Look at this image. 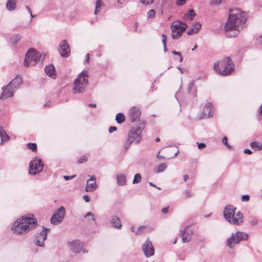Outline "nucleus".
Returning <instances> with one entry per match:
<instances>
[{
    "label": "nucleus",
    "instance_id": "nucleus-1",
    "mask_svg": "<svg viewBox=\"0 0 262 262\" xmlns=\"http://www.w3.org/2000/svg\"><path fill=\"white\" fill-rule=\"evenodd\" d=\"M247 18L246 13L240 9L235 8L230 9L228 21L224 27L225 30L226 32L233 30L238 31L243 28Z\"/></svg>",
    "mask_w": 262,
    "mask_h": 262
},
{
    "label": "nucleus",
    "instance_id": "nucleus-2",
    "mask_svg": "<svg viewBox=\"0 0 262 262\" xmlns=\"http://www.w3.org/2000/svg\"><path fill=\"white\" fill-rule=\"evenodd\" d=\"M36 225V219L33 217V215L31 217L29 214L16 221L12 227V230L16 234H24L35 228Z\"/></svg>",
    "mask_w": 262,
    "mask_h": 262
},
{
    "label": "nucleus",
    "instance_id": "nucleus-3",
    "mask_svg": "<svg viewBox=\"0 0 262 262\" xmlns=\"http://www.w3.org/2000/svg\"><path fill=\"white\" fill-rule=\"evenodd\" d=\"M236 211V207L227 205L224 208L223 215L226 220L231 224L239 225L243 222V214L240 211Z\"/></svg>",
    "mask_w": 262,
    "mask_h": 262
},
{
    "label": "nucleus",
    "instance_id": "nucleus-4",
    "mask_svg": "<svg viewBox=\"0 0 262 262\" xmlns=\"http://www.w3.org/2000/svg\"><path fill=\"white\" fill-rule=\"evenodd\" d=\"M214 70L223 76H228L234 70V64L230 57H227L214 64Z\"/></svg>",
    "mask_w": 262,
    "mask_h": 262
},
{
    "label": "nucleus",
    "instance_id": "nucleus-5",
    "mask_svg": "<svg viewBox=\"0 0 262 262\" xmlns=\"http://www.w3.org/2000/svg\"><path fill=\"white\" fill-rule=\"evenodd\" d=\"M89 72L86 70L82 71L74 80L73 91L74 93H82L89 82Z\"/></svg>",
    "mask_w": 262,
    "mask_h": 262
},
{
    "label": "nucleus",
    "instance_id": "nucleus-6",
    "mask_svg": "<svg viewBox=\"0 0 262 262\" xmlns=\"http://www.w3.org/2000/svg\"><path fill=\"white\" fill-rule=\"evenodd\" d=\"M144 128L143 125L133 127L128 133V137L124 145L125 150L128 148L130 144L134 142L138 143L142 139V132Z\"/></svg>",
    "mask_w": 262,
    "mask_h": 262
},
{
    "label": "nucleus",
    "instance_id": "nucleus-7",
    "mask_svg": "<svg viewBox=\"0 0 262 262\" xmlns=\"http://www.w3.org/2000/svg\"><path fill=\"white\" fill-rule=\"evenodd\" d=\"M44 56L42 57L39 52L34 49H30L27 53L24 60V66L26 67L35 65L38 61H42Z\"/></svg>",
    "mask_w": 262,
    "mask_h": 262
},
{
    "label": "nucleus",
    "instance_id": "nucleus-8",
    "mask_svg": "<svg viewBox=\"0 0 262 262\" xmlns=\"http://www.w3.org/2000/svg\"><path fill=\"white\" fill-rule=\"evenodd\" d=\"M248 237L249 235L244 232L237 231L235 233H232L227 239V246L232 249L235 245L238 244L241 241L247 240Z\"/></svg>",
    "mask_w": 262,
    "mask_h": 262
},
{
    "label": "nucleus",
    "instance_id": "nucleus-9",
    "mask_svg": "<svg viewBox=\"0 0 262 262\" xmlns=\"http://www.w3.org/2000/svg\"><path fill=\"white\" fill-rule=\"evenodd\" d=\"M248 237L249 235L244 232L237 231L235 233H232L227 239V246L232 249L235 245L238 244L241 241L247 240Z\"/></svg>",
    "mask_w": 262,
    "mask_h": 262
},
{
    "label": "nucleus",
    "instance_id": "nucleus-10",
    "mask_svg": "<svg viewBox=\"0 0 262 262\" xmlns=\"http://www.w3.org/2000/svg\"><path fill=\"white\" fill-rule=\"evenodd\" d=\"M187 28V25L184 22L176 21L172 23L171 26L172 38L174 39L179 38L186 30Z\"/></svg>",
    "mask_w": 262,
    "mask_h": 262
},
{
    "label": "nucleus",
    "instance_id": "nucleus-11",
    "mask_svg": "<svg viewBox=\"0 0 262 262\" xmlns=\"http://www.w3.org/2000/svg\"><path fill=\"white\" fill-rule=\"evenodd\" d=\"M43 164L40 159L37 158L33 159L30 163L29 173L30 174L35 175L42 171Z\"/></svg>",
    "mask_w": 262,
    "mask_h": 262
},
{
    "label": "nucleus",
    "instance_id": "nucleus-12",
    "mask_svg": "<svg viewBox=\"0 0 262 262\" xmlns=\"http://www.w3.org/2000/svg\"><path fill=\"white\" fill-rule=\"evenodd\" d=\"M66 209L63 206L60 207L52 215L51 219V222L54 225H57L60 223L65 215Z\"/></svg>",
    "mask_w": 262,
    "mask_h": 262
},
{
    "label": "nucleus",
    "instance_id": "nucleus-13",
    "mask_svg": "<svg viewBox=\"0 0 262 262\" xmlns=\"http://www.w3.org/2000/svg\"><path fill=\"white\" fill-rule=\"evenodd\" d=\"M50 229L43 227V230L36 236L35 244L40 247L44 246V241L47 239L48 232Z\"/></svg>",
    "mask_w": 262,
    "mask_h": 262
},
{
    "label": "nucleus",
    "instance_id": "nucleus-14",
    "mask_svg": "<svg viewBox=\"0 0 262 262\" xmlns=\"http://www.w3.org/2000/svg\"><path fill=\"white\" fill-rule=\"evenodd\" d=\"M58 51L62 57H67L70 55V49L67 40H63L60 43Z\"/></svg>",
    "mask_w": 262,
    "mask_h": 262
},
{
    "label": "nucleus",
    "instance_id": "nucleus-15",
    "mask_svg": "<svg viewBox=\"0 0 262 262\" xmlns=\"http://www.w3.org/2000/svg\"><path fill=\"white\" fill-rule=\"evenodd\" d=\"M142 250L145 255L147 257H150L154 255L155 250L151 242L148 239L142 246Z\"/></svg>",
    "mask_w": 262,
    "mask_h": 262
},
{
    "label": "nucleus",
    "instance_id": "nucleus-16",
    "mask_svg": "<svg viewBox=\"0 0 262 262\" xmlns=\"http://www.w3.org/2000/svg\"><path fill=\"white\" fill-rule=\"evenodd\" d=\"M213 115V107L211 103L207 102L203 108L201 119L208 118L212 117Z\"/></svg>",
    "mask_w": 262,
    "mask_h": 262
},
{
    "label": "nucleus",
    "instance_id": "nucleus-17",
    "mask_svg": "<svg viewBox=\"0 0 262 262\" xmlns=\"http://www.w3.org/2000/svg\"><path fill=\"white\" fill-rule=\"evenodd\" d=\"M13 88L11 87L8 84L6 86L2 87L3 92L1 96V99L5 100L8 98L12 97L14 93L16 92L13 90Z\"/></svg>",
    "mask_w": 262,
    "mask_h": 262
},
{
    "label": "nucleus",
    "instance_id": "nucleus-18",
    "mask_svg": "<svg viewBox=\"0 0 262 262\" xmlns=\"http://www.w3.org/2000/svg\"><path fill=\"white\" fill-rule=\"evenodd\" d=\"M98 187V185L96 182V178L93 176H90V178L87 181L85 190L87 192H93Z\"/></svg>",
    "mask_w": 262,
    "mask_h": 262
},
{
    "label": "nucleus",
    "instance_id": "nucleus-19",
    "mask_svg": "<svg viewBox=\"0 0 262 262\" xmlns=\"http://www.w3.org/2000/svg\"><path fill=\"white\" fill-rule=\"evenodd\" d=\"M69 246L71 251L75 253H79L82 249L83 244L78 240H74L69 243Z\"/></svg>",
    "mask_w": 262,
    "mask_h": 262
},
{
    "label": "nucleus",
    "instance_id": "nucleus-20",
    "mask_svg": "<svg viewBox=\"0 0 262 262\" xmlns=\"http://www.w3.org/2000/svg\"><path fill=\"white\" fill-rule=\"evenodd\" d=\"M141 112L137 107L134 106L130 109L129 116L132 122L137 121L140 116Z\"/></svg>",
    "mask_w": 262,
    "mask_h": 262
},
{
    "label": "nucleus",
    "instance_id": "nucleus-21",
    "mask_svg": "<svg viewBox=\"0 0 262 262\" xmlns=\"http://www.w3.org/2000/svg\"><path fill=\"white\" fill-rule=\"evenodd\" d=\"M22 83L23 80L21 77L19 75H17L8 83V84L11 87L13 88V90L16 91Z\"/></svg>",
    "mask_w": 262,
    "mask_h": 262
},
{
    "label": "nucleus",
    "instance_id": "nucleus-22",
    "mask_svg": "<svg viewBox=\"0 0 262 262\" xmlns=\"http://www.w3.org/2000/svg\"><path fill=\"white\" fill-rule=\"evenodd\" d=\"M45 72L46 74L51 78L55 79L56 77V74L55 68L53 64H49L45 68Z\"/></svg>",
    "mask_w": 262,
    "mask_h": 262
},
{
    "label": "nucleus",
    "instance_id": "nucleus-23",
    "mask_svg": "<svg viewBox=\"0 0 262 262\" xmlns=\"http://www.w3.org/2000/svg\"><path fill=\"white\" fill-rule=\"evenodd\" d=\"M181 237L183 243H188L190 241L191 235L188 231V227L185 228L182 232Z\"/></svg>",
    "mask_w": 262,
    "mask_h": 262
},
{
    "label": "nucleus",
    "instance_id": "nucleus-24",
    "mask_svg": "<svg viewBox=\"0 0 262 262\" xmlns=\"http://www.w3.org/2000/svg\"><path fill=\"white\" fill-rule=\"evenodd\" d=\"M0 138L1 139L0 145H2L4 142H8L10 139V136L7 134L2 126H0Z\"/></svg>",
    "mask_w": 262,
    "mask_h": 262
},
{
    "label": "nucleus",
    "instance_id": "nucleus-25",
    "mask_svg": "<svg viewBox=\"0 0 262 262\" xmlns=\"http://www.w3.org/2000/svg\"><path fill=\"white\" fill-rule=\"evenodd\" d=\"M111 222L113 226L115 228L120 229L122 227V224L119 218L116 215L112 216Z\"/></svg>",
    "mask_w": 262,
    "mask_h": 262
},
{
    "label": "nucleus",
    "instance_id": "nucleus-26",
    "mask_svg": "<svg viewBox=\"0 0 262 262\" xmlns=\"http://www.w3.org/2000/svg\"><path fill=\"white\" fill-rule=\"evenodd\" d=\"M201 25L200 23L198 22L195 23L193 26V27L187 32V34L191 35L197 33L201 29Z\"/></svg>",
    "mask_w": 262,
    "mask_h": 262
},
{
    "label": "nucleus",
    "instance_id": "nucleus-27",
    "mask_svg": "<svg viewBox=\"0 0 262 262\" xmlns=\"http://www.w3.org/2000/svg\"><path fill=\"white\" fill-rule=\"evenodd\" d=\"M116 179L117 184L119 185L124 186L126 184V178L124 174H118L117 175Z\"/></svg>",
    "mask_w": 262,
    "mask_h": 262
},
{
    "label": "nucleus",
    "instance_id": "nucleus-28",
    "mask_svg": "<svg viewBox=\"0 0 262 262\" xmlns=\"http://www.w3.org/2000/svg\"><path fill=\"white\" fill-rule=\"evenodd\" d=\"M16 7L15 0H8L6 3V8L10 11L13 10Z\"/></svg>",
    "mask_w": 262,
    "mask_h": 262
},
{
    "label": "nucleus",
    "instance_id": "nucleus-29",
    "mask_svg": "<svg viewBox=\"0 0 262 262\" xmlns=\"http://www.w3.org/2000/svg\"><path fill=\"white\" fill-rule=\"evenodd\" d=\"M125 118L123 114L119 113H118L115 117V120L119 123H122L125 121Z\"/></svg>",
    "mask_w": 262,
    "mask_h": 262
},
{
    "label": "nucleus",
    "instance_id": "nucleus-30",
    "mask_svg": "<svg viewBox=\"0 0 262 262\" xmlns=\"http://www.w3.org/2000/svg\"><path fill=\"white\" fill-rule=\"evenodd\" d=\"M21 39V35L17 34L12 35L10 38V41L12 43H16Z\"/></svg>",
    "mask_w": 262,
    "mask_h": 262
},
{
    "label": "nucleus",
    "instance_id": "nucleus-31",
    "mask_svg": "<svg viewBox=\"0 0 262 262\" xmlns=\"http://www.w3.org/2000/svg\"><path fill=\"white\" fill-rule=\"evenodd\" d=\"M196 90V88L194 85V81L192 80L190 82L189 85L187 88V92L188 93H191L192 92H195Z\"/></svg>",
    "mask_w": 262,
    "mask_h": 262
},
{
    "label": "nucleus",
    "instance_id": "nucleus-32",
    "mask_svg": "<svg viewBox=\"0 0 262 262\" xmlns=\"http://www.w3.org/2000/svg\"><path fill=\"white\" fill-rule=\"evenodd\" d=\"M250 146L252 148H255L258 150H260L262 149V144L258 142H252L250 143Z\"/></svg>",
    "mask_w": 262,
    "mask_h": 262
},
{
    "label": "nucleus",
    "instance_id": "nucleus-33",
    "mask_svg": "<svg viewBox=\"0 0 262 262\" xmlns=\"http://www.w3.org/2000/svg\"><path fill=\"white\" fill-rule=\"evenodd\" d=\"M167 168V165L165 163L160 164L156 168V172L160 173L163 172Z\"/></svg>",
    "mask_w": 262,
    "mask_h": 262
},
{
    "label": "nucleus",
    "instance_id": "nucleus-34",
    "mask_svg": "<svg viewBox=\"0 0 262 262\" xmlns=\"http://www.w3.org/2000/svg\"><path fill=\"white\" fill-rule=\"evenodd\" d=\"M196 15L195 11L193 9H190L189 10L188 13L185 14L186 17L188 19L192 20L193 19L194 16Z\"/></svg>",
    "mask_w": 262,
    "mask_h": 262
},
{
    "label": "nucleus",
    "instance_id": "nucleus-35",
    "mask_svg": "<svg viewBox=\"0 0 262 262\" xmlns=\"http://www.w3.org/2000/svg\"><path fill=\"white\" fill-rule=\"evenodd\" d=\"M102 4L103 2L101 0H97L96 2V8L94 12L95 14H97L98 12L100 11V7Z\"/></svg>",
    "mask_w": 262,
    "mask_h": 262
},
{
    "label": "nucleus",
    "instance_id": "nucleus-36",
    "mask_svg": "<svg viewBox=\"0 0 262 262\" xmlns=\"http://www.w3.org/2000/svg\"><path fill=\"white\" fill-rule=\"evenodd\" d=\"M142 177L140 173H136L134 176V178L133 181V184H137L141 182Z\"/></svg>",
    "mask_w": 262,
    "mask_h": 262
},
{
    "label": "nucleus",
    "instance_id": "nucleus-37",
    "mask_svg": "<svg viewBox=\"0 0 262 262\" xmlns=\"http://www.w3.org/2000/svg\"><path fill=\"white\" fill-rule=\"evenodd\" d=\"M27 147L28 149H31L33 151L37 150V145L34 143H29L27 144Z\"/></svg>",
    "mask_w": 262,
    "mask_h": 262
},
{
    "label": "nucleus",
    "instance_id": "nucleus-38",
    "mask_svg": "<svg viewBox=\"0 0 262 262\" xmlns=\"http://www.w3.org/2000/svg\"><path fill=\"white\" fill-rule=\"evenodd\" d=\"M147 229L145 226H141L139 227L137 231L136 232V234H141L145 232V230Z\"/></svg>",
    "mask_w": 262,
    "mask_h": 262
},
{
    "label": "nucleus",
    "instance_id": "nucleus-39",
    "mask_svg": "<svg viewBox=\"0 0 262 262\" xmlns=\"http://www.w3.org/2000/svg\"><path fill=\"white\" fill-rule=\"evenodd\" d=\"M228 140L226 137H224L222 140V143L225 145L228 148L231 149L233 148L232 146H230L228 143Z\"/></svg>",
    "mask_w": 262,
    "mask_h": 262
},
{
    "label": "nucleus",
    "instance_id": "nucleus-40",
    "mask_svg": "<svg viewBox=\"0 0 262 262\" xmlns=\"http://www.w3.org/2000/svg\"><path fill=\"white\" fill-rule=\"evenodd\" d=\"M223 1V0H211L210 5L213 6H218L222 4Z\"/></svg>",
    "mask_w": 262,
    "mask_h": 262
},
{
    "label": "nucleus",
    "instance_id": "nucleus-41",
    "mask_svg": "<svg viewBox=\"0 0 262 262\" xmlns=\"http://www.w3.org/2000/svg\"><path fill=\"white\" fill-rule=\"evenodd\" d=\"M155 15V11L154 9H150L147 12L148 18H152Z\"/></svg>",
    "mask_w": 262,
    "mask_h": 262
},
{
    "label": "nucleus",
    "instance_id": "nucleus-42",
    "mask_svg": "<svg viewBox=\"0 0 262 262\" xmlns=\"http://www.w3.org/2000/svg\"><path fill=\"white\" fill-rule=\"evenodd\" d=\"M249 223H250L251 225L254 226V225H257L258 224V220L255 217H252L250 219V220L249 221Z\"/></svg>",
    "mask_w": 262,
    "mask_h": 262
},
{
    "label": "nucleus",
    "instance_id": "nucleus-43",
    "mask_svg": "<svg viewBox=\"0 0 262 262\" xmlns=\"http://www.w3.org/2000/svg\"><path fill=\"white\" fill-rule=\"evenodd\" d=\"M155 0H141L140 2L145 5L151 4L154 3Z\"/></svg>",
    "mask_w": 262,
    "mask_h": 262
},
{
    "label": "nucleus",
    "instance_id": "nucleus-44",
    "mask_svg": "<svg viewBox=\"0 0 262 262\" xmlns=\"http://www.w3.org/2000/svg\"><path fill=\"white\" fill-rule=\"evenodd\" d=\"M88 216H92V220L95 222V224H96L95 219L94 216V214L91 212H88L85 215L84 217H86Z\"/></svg>",
    "mask_w": 262,
    "mask_h": 262
},
{
    "label": "nucleus",
    "instance_id": "nucleus-45",
    "mask_svg": "<svg viewBox=\"0 0 262 262\" xmlns=\"http://www.w3.org/2000/svg\"><path fill=\"white\" fill-rule=\"evenodd\" d=\"M88 160V158L86 156H84L81 157L79 160H78V163H82Z\"/></svg>",
    "mask_w": 262,
    "mask_h": 262
},
{
    "label": "nucleus",
    "instance_id": "nucleus-46",
    "mask_svg": "<svg viewBox=\"0 0 262 262\" xmlns=\"http://www.w3.org/2000/svg\"><path fill=\"white\" fill-rule=\"evenodd\" d=\"M187 0H177L176 2V4L178 6H182L185 3V2Z\"/></svg>",
    "mask_w": 262,
    "mask_h": 262
},
{
    "label": "nucleus",
    "instance_id": "nucleus-47",
    "mask_svg": "<svg viewBox=\"0 0 262 262\" xmlns=\"http://www.w3.org/2000/svg\"><path fill=\"white\" fill-rule=\"evenodd\" d=\"M75 177H76V175H73L71 176H63V178L65 180L68 181V180H69L74 178Z\"/></svg>",
    "mask_w": 262,
    "mask_h": 262
},
{
    "label": "nucleus",
    "instance_id": "nucleus-48",
    "mask_svg": "<svg viewBox=\"0 0 262 262\" xmlns=\"http://www.w3.org/2000/svg\"><path fill=\"white\" fill-rule=\"evenodd\" d=\"M243 201L247 202L249 200V196L248 194L243 195L242 197Z\"/></svg>",
    "mask_w": 262,
    "mask_h": 262
},
{
    "label": "nucleus",
    "instance_id": "nucleus-49",
    "mask_svg": "<svg viewBox=\"0 0 262 262\" xmlns=\"http://www.w3.org/2000/svg\"><path fill=\"white\" fill-rule=\"evenodd\" d=\"M198 144V147L199 149H203L206 147V144L204 143H197Z\"/></svg>",
    "mask_w": 262,
    "mask_h": 262
},
{
    "label": "nucleus",
    "instance_id": "nucleus-50",
    "mask_svg": "<svg viewBox=\"0 0 262 262\" xmlns=\"http://www.w3.org/2000/svg\"><path fill=\"white\" fill-rule=\"evenodd\" d=\"M117 129V127L114 126H112L110 127L108 131L110 133H112L114 132V131H116Z\"/></svg>",
    "mask_w": 262,
    "mask_h": 262
},
{
    "label": "nucleus",
    "instance_id": "nucleus-51",
    "mask_svg": "<svg viewBox=\"0 0 262 262\" xmlns=\"http://www.w3.org/2000/svg\"><path fill=\"white\" fill-rule=\"evenodd\" d=\"M184 193L187 198H190L191 196V194H190L189 191L188 190H185L184 191Z\"/></svg>",
    "mask_w": 262,
    "mask_h": 262
},
{
    "label": "nucleus",
    "instance_id": "nucleus-52",
    "mask_svg": "<svg viewBox=\"0 0 262 262\" xmlns=\"http://www.w3.org/2000/svg\"><path fill=\"white\" fill-rule=\"evenodd\" d=\"M162 43H163V44L166 43V42H167V41H166V38H167L166 35H165L164 34H162Z\"/></svg>",
    "mask_w": 262,
    "mask_h": 262
},
{
    "label": "nucleus",
    "instance_id": "nucleus-53",
    "mask_svg": "<svg viewBox=\"0 0 262 262\" xmlns=\"http://www.w3.org/2000/svg\"><path fill=\"white\" fill-rule=\"evenodd\" d=\"M168 211H169V207H166L163 208L162 209V212L163 213H168Z\"/></svg>",
    "mask_w": 262,
    "mask_h": 262
},
{
    "label": "nucleus",
    "instance_id": "nucleus-54",
    "mask_svg": "<svg viewBox=\"0 0 262 262\" xmlns=\"http://www.w3.org/2000/svg\"><path fill=\"white\" fill-rule=\"evenodd\" d=\"M83 198L86 202H89L90 201V197L88 195H84L83 196Z\"/></svg>",
    "mask_w": 262,
    "mask_h": 262
},
{
    "label": "nucleus",
    "instance_id": "nucleus-55",
    "mask_svg": "<svg viewBox=\"0 0 262 262\" xmlns=\"http://www.w3.org/2000/svg\"><path fill=\"white\" fill-rule=\"evenodd\" d=\"M244 152L246 154H249V155H251L252 152L251 150H250L249 149H245L244 150Z\"/></svg>",
    "mask_w": 262,
    "mask_h": 262
},
{
    "label": "nucleus",
    "instance_id": "nucleus-56",
    "mask_svg": "<svg viewBox=\"0 0 262 262\" xmlns=\"http://www.w3.org/2000/svg\"><path fill=\"white\" fill-rule=\"evenodd\" d=\"M171 53L174 55H177L178 56H181V53L180 52H177L175 50H172L171 51Z\"/></svg>",
    "mask_w": 262,
    "mask_h": 262
},
{
    "label": "nucleus",
    "instance_id": "nucleus-57",
    "mask_svg": "<svg viewBox=\"0 0 262 262\" xmlns=\"http://www.w3.org/2000/svg\"><path fill=\"white\" fill-rule=\"evenodd\" d=\"M26 8L27 9V10H28V12L30 13V15H31V16L32 17H33L34 16H33V15H32V14L31 9H30L28 6H27V7H26Z\"/></svg>",
    "mask_w": 262,
    "mask_h": 262
},
{
    "label": "nucleus",
    "instance_id": "nucleus-58",
    "mask_svg": "<svg viewBox=\"0 0 262 262\" xmlns=\"http://www.w3.org/2000/svg\"><path fill=\"white\" fill-rule=\"evenodd\" d=\"M149 185H150V186H152V187H156V188H157L158 189H159V190H160V189H161V188H160V187H157L155 185H154V184L152 183H151V182H149Z\"/></svg>",
    "mask_w": 262,
    "mask_h": 262
},
{
    "label": "nucleus",
    "instance_id": "nucleus-59",
    "mask_svg": "<svg viewBox=\"0 0 262 262\" xmlns=\"http://www.w3.org/2000/svg\"><path fill=\"white\" fill-rule=\"evenodd\" d=\"M89 60H90L89 54H87L86 55V59H85L86 62L89 63Z\"/></svg>",
    "mask_w": 262,
    "mask_h": 262
},
{
    "label": "nucleus",
    "instance_id": "nucleus-60",
    "mask_svg": "<svg viewBox=\"0 0 262 262\" xmlns=\"http://www.w3.org/2000/svg\"><path fill=\"white\" fill-rule=\"evenodd\" d=\"M188 178H189L187 174L184 175L183 177V180L185 182H186L188 179Z\"/></svg>",
    "mask_w": 262,
    "mask_h": 262
},
{
    "label": "nucleus",
    "instance_id": "nucleus-61",
    "mask_svg": "<svg viewBox=\"0 0 262 262\" xmlns=\"http://www.w3.org/2000/svg\"><path fill=\"white\" fill-rule=\"evenodd\" d=\"M89 107H96V105L95 103H89L88 104Z\"/></svg>",
    "mask_w": 262,
    "mask_h": 262
},
{
    "label": "nucleus",
    "instance_id": "nucleus-62",
    "mask_svg": "<svg viewBox=\"0 0 262 262\" xmlns=\"http://www.w3.org/2000/svg\"><path fill=\"white\" fill-rule=\"evenodd\" d=\"M163 48H164V52L167 51V48L166 47V43L163 44Z\"/></svg>",
    "mask_w": 262,
    "mask_h": 262
},
{
    "label": "nucleus",
    "instance_id": "nucleus-63",
    "mask_svg": "<svg viewBox=\"0 0 262 262\" xmlns=\"http://www.w3.org/2000/svg\"><path fill=\"white\" fill-rule=\"evenodd\" d=\"M178 69L180 71V72H181V73H184V69H183V68H181L180 67H179L178 68Z\"/></svg>",
    "mask_w": 262,
    "mask_h": 262
},
{
    "label": "nucleus",
    "instance_id": "nucleus-64",
    "mask_svg": "<svg viewBox=\"0 0 262 262\" xmlns=\"http://www.w3.org/2000/svg\"><path fill=\"white\" fill-rule=\"evenodd\" d=\"M259 42L262 45V35L259 37Z\"/></svg>",
    "mask_w": 262,
    "mask_h": 262
}]
</instances>
